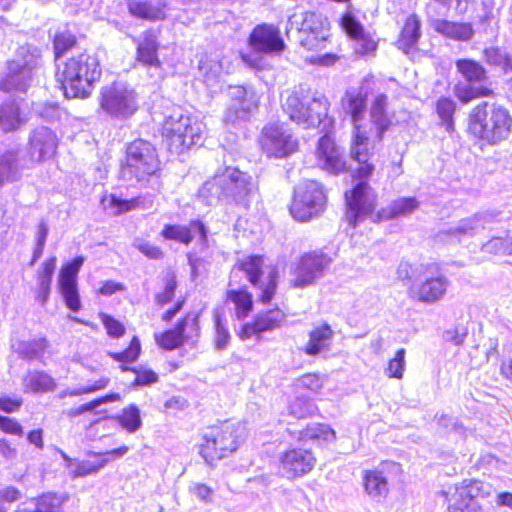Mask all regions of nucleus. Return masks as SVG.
<instances>
[{"label": "nucleus", "mask_w": 512, "mask_h": 512, "mask_svg": "<svg viewBox=\"0 0 512 512\" xmlns=\"http://www.w3.org/2000/svg\"><path fill=\"white\" fill-rule=\"evenodd\" d=\"M252 176L236 167L217 170L199 189L198 197L208 206L223 203L247 207L257 194Z\"/></svg>", "instance_id": "1"}, {"label": "nucleus", "mask_w": 512, "mask_h": 512, "mask_svg": "<svg viewBox=\"0 0 512 512\" xmlns=\"http://www.w3.org/2000/svg\"><path fill=\"white\" fill-rule=\"evenodd\" d=\"M100 76L99 62L89 54H80L57 65L56 79L67 98L89 97Z\"/></svg>", "instance_id": "2"}, {"label": "nucleus", "mask_w": 512, "mask_h": 512, "mask_svg": "<svg viewBox=\"0 0 512 512\" xmlns=\"http://www.w3.org/2000/svg\"><path fill=\"white\" fill-rule=\"evenodd\" d=\"M468 129L475 138L497 145L510 136L512 117L504 107L483 102L472 110Z\"/></svg>", "instance_id": "3"}, {"label": "nucleus", "mask_w": 512, "mask_h": 512, "mask_svg": "<svg viewBox=\"0 0 512 512\" xmlns=\"http://www.w3.org/2000/svg\"><path fill=\"white\" fill-rule=\"evenodd\" d=\"M330 103L323 94L309 96V91L300 88L285 98L282 107L289 118L303 128H315L327 117Z\"/></svg>", "instance_id": "4"}, {"label": "nucleus", "mask_w": 512, "mask_h": 512, "mask_svg": "<svg viewBox=\"0 0 512 512\" xmlns=\"http://www.w3.org/2000/svg\"><path fill=\"white\" fill-rule=\"evenodd\" d=\"M246 437V427L240 422H224L208 427L203 434L200 453L208 464L235 452Z\"/></svg>", "instance_id": "5"}, {"label": "nucleus", "mask_w": 512, "mask_h": 512, "mask_svg": "<svg viewBox=\"0 0 512 512\" xmlns=\"http://www.w3.org/2000/svg\"><path fill=\"white\" fill-rule=\"evenodd\" d=\"M40 54L30 46H21L7 62V73L0 82L4 91L26 92L40 78Z\"/></svg>", "instance_id": "6"}, {"label": "nucleus", "mask_w": 512, "mask_h": 512, "mask_svg": "<svg viewBox=\"0 0 512 512\" xmlns=\"http://www.w3.org/2000/svg\"><path fill=\"white\" fill-rule=\"evenodd\" d=\"M328 21L322 14L294 12L288 19L286 35L307 50L319 48L327 38Z\"/></svg>", "instance_id": "7"}, {"label": "nucleus", "mask_w": 512, "mask_h": 512, "mask_svg": "<svg viewBox=\"0 0 512 512\" xmlns=\"http://www.w3.org/2000/svg\"><path fill=\"white\" fill-rule=\"evenodd\" d=\"M159 159L155 147L142 139L133 141L127 147L126 162L121 169V178L126 181H142L156 173Z\"/></svg>", "instance_id": "8"}, {"label": "nucleus", "mask_w": 512, "mask_h": 512, "mask_svg": "<svg viewBox=\"0 0 512 512\" xmlns=\"http://www.w3.org/2000/svg\"><path fill=\"white\" fill-rule=\"evenodd\" d=\"M99 102L101 109L115 119H128L139 109V97L135 89L120 82L103 87Z\"/></svg>", "instance_id": "9"}, {"label": "nucleus", "mask_w": 512, "mask_h": 512, "mask_svg": "<svg viewBox=\"0 0 512 512\" xmlns=\"http://www.w3.org/2000/svg\"><path fill=\"white\" fill-rule=\"evenodd\" d=\"M264 260L261 256H249L239 260L231 270V281L238 276L240 272H243L248 281L256 288L260 293V300L263 303L269 302L276 291L277 287V270L275 267H268L267 271L263 270Z\"/></svg>", "instance_id": "10"}, {"label": "nucleus", "mask_w": 512, "mask_h": 512, "mask_svg": "<svg viewBox=\"0 0 512 512\" xmlns=\"http://www.w3.org/2000/svg\"><path fill=\"white\" fill-rule=\"evenodd\" d=\"M325 202L326 196L321 185L316 181L306 180L296 187L290 212L298 221H309L323 211Z\"/></svg>", "instance_id": "11"}, {"label": "nucleus", "mask_w": 512, "mask_h": 512, "mask_svg": "<svg viewBox=\"0 0 512 512\" xmlns=\"http://www.w3.org/2000/svg\"><path fill=\"white\" fill-rule=\"evenodd\" d=\"M261 150L268 157L283 158L287 157L298 147V142L294 138L291 130L286 123L272 122L265 125L258 139Z\"/></svg>", "instance_id": "12"}, {"label": "nucleus", "mask_w": 512, "mask_h": 512, "mask_svg": "<svg viewBox=\"0 0 512 512\" xmlns=\"http://www.w3.org/2000/svg\"><path fill=\"white\" fill-rule=\"evenodd\" d=\"M456 68L466 80V83L459 82L454 87V94L462 103H468L473 99L492 95L491 89L473 85L486 79V70L481 64L474 60L461 59L456 62Z\"/></svg>", "instance_id": "13"}, {"label": "nucleus", "mask_w": 512, "mask_h": 512, "mask_svg": "<svg viewBox=\"0 0 512 512\" xmlns=\"http://www.w3.org/2000/svg\"><path fill=\"white\" fill-rule=\"evenodd\" d=\"M331 262L332 258L322 251L303 254L295 264L290 285L299 289L313 285L324 276Z\"/></svg>", "instance_id": "14"}, {"label": "nucleus", "mask_w": 512, "mask_h": 512, "mask_svg": "<svg viewBox=\"0 0 512 512\" xmlns=\"http://www.w3.org/2000/svg\"><path fill=\"white\" fill-rule=\"evenodd\" d=\"M376 141L371 127L356 126L352 128L350 157L358 164L356 173L359 178H367L374 171V165L370 162V159L374 154L372 143Z\"/></svg>", "instance_id": "15"}, {"label": "nucleus", "mask_w": 512, "mask_h": 512, "mask_svg": "<svg viewBox=\"0 0 512 512\" xmlns=\"http://www.w3.org/2000/svg\"><path fill=\"white\" fill-rule=\"evenodd\" d=\"M345 197L348 206L346 218L350 224L356 226L361 219L367 216L377 220V214L373 213L377 197L366 182L357 184L350 193L346 192Z\"/></svg>", "instance_id": "16"}, {"label": "nucleus", "mask_w": 512, "mask_h": 512, "mask_svg": "<svg viewBox=\"0 0 512 512\" xmlns=\"http://www.w3.org/2000/svg\"><path fill=\"white\" fill-rule=\"evenodd\" d=\"M497 214L494 212H480L472 216L460 219L456 224L441 230L437 237L442 242H460L463 238L472 237L483 230L486 224L495 221Z\"/></svg>", "instance_id": "17"}, {"label": "nucleus", "mask_w": 512, "mask_h": 512, "mask_svg": "<svg viewBox=\"0 0 512 512\" xmlns=\"http://www.w3.org/2000/svg\"><path fill=\"white\" fill-rule=\"evenodd\" d=\"M489 487L480 481H470L455 488L449 498V512H483L478 497L488 496Z\"/></svg>", "instance_id": "18"}, {"label": "nucleus", "mask_w": 512, "mask_h": 512, "mask_svg": "<svg viewBox=\"0 0 512 512\" xmlns=\"http://www.w3.org/2000/svg\"><path fill=\"white\" fill-rule=\"evenodd\" d=\"M280 470L284 477L294 479L308 474L316 459L310 450L292 448L279 455Z\"/></svg>", "instance_id": "19"}, {"label": "nucleus", "mask_w": 512, "mask_h": 512, "mask_svg": "<svg viewBox=\"0 0 512 512\" xmlns=\"http://www.w3.org/2000/svg\"><path fill=\"white\" fill-rule=\"evenodd\" d=\"M84 263L82 256L63 266L59 274V290L66 306L72 311L81 309V301L77 287V274Z\"/></svg>", "instance_id": "20"}, {"label": "nucleus", "mask_w": 512, "mask_h": 512, "mask_svg": "<svg viewBox=\"0 0 512 512\" xmlns=\"http://www.w3.org/2000/svg\"><path fill=\"white\" fill-rule=\"evenodd\" d=\"M198 316L188 314L174 329L160 335H155L157 344L166 349L173 350L199 335Z\"/></svg>", "instance_id": "21"}, {"label": "nucleus", "mask_w": 512, "mask_h": 512, "mask_svg": "<svg viewBox=\"0 0 512 512\" xmlns=\"http://www.w3.org/2000/svg\"><path fill=\"white\" fill-rule=\"evenodd\" d=\"M229 96L232 103L225 113V122L234 123L236 120H246L258 107L255 93L248 91L243 86L230 87Z\"/></svg>", "instance_id": "22"}, {"label": "nucleus", "mask_w": 512, "mask_h": 512, "mask_svg": "<svg viewBox=\"0 0 512 512\" xmlns=\"http://www.w3.org/2000/svg\"><path fill=\"white\" fill-rule=\"evenodd\" d=\"M57 146L56 134L47 127H38L29 135L28 152L31 160L35 162H42L53 157Z\"/></svg>", "instance_id": "23"}, {"label": "nucleus", "mask_w": 512, "mask_h": 512, "mask_svg": "<svg viewBox=\"0 0 512 512\" xmlns=\"http://www.w3.org/2000/svg\"><path fill=\"white\" fill-rule=\"evenodd\" d=\"M449 285L450 281L445 275H429L410 289V295L420 302L433 304L445 297Z\"/></svg>", "instance_id": "24"}, {"label": "nucleus", "mask_w": 512, "mask_h": 512, "mask_svg": "<svg viewBox=\"0 0 512 512\" xmlns=\"http://www.w3.org/2000/svg\"><path fill=\"white\" fill-rule=\"evenodd\" d=\"M317 166L332 174H339L346 170V162L335 141L324 135L318 141L316 148Z\"/></svg>", "instance_id": "25"}, {"label": "nucleus", "mask_w": 512, "mask_h": 512, "mask_svg": "<svg viewBox=\"0 0 512 512\" xmlns=\"http://www.w3.org/2000/svg\"><path fill=\"white\" fill-rule=\"evenodd\" d=\"M368 93L361 88H350L345 91L340 100V110L350 117L353 128L356 126H368L363 123L367 110Z\"/></svg>", "instance_id": "26"}, {"label": "nucleus", "mask_w": 512, "mask_h": 512, "mask_svg": "<svg viewBox=\"0 0 512 512\" xmlns=\"http://www.w3.org/2000/svg\"><path fill=\"white\" fill-rule=\"evenodd\" d=\"M188 116L180 110H175L171 115L166 116L162 126V136L171 151L180 153L183 151L184 132H187Z\"/></svg>", "instance_id": "27"}, {"label": "nucleus", "mask_w": 512, "mask_h": 512, "mask_svg": "<svg viewBox=\"0 0 512 512\" xmlns=\"http://www.w3.org/2000/svg\"><path fill=\"white\" fill-rule=\"evenodd\" d=\"M250 45L254 50L266 54L280 53L285 44L279 35L278 28L273 25H258L250 35Z\"/></svg>", "instance_id": "28"}, {"label": "nucleus", "mask_w": 512, "mask_h": 512, "mask_svg": "<svg viewBox=\"0 0 512 512\" xmlns=\"http://www.w3.org/2000/svg\"><path fill=\"white\" fill-rule=\"evenodd\" d=\"M128 450L129 448L127 446H121L119 448L105 451L103 453L88 451V456H101V460L98 462H91L89 460L78 461L75 464L74 469L71 470L70 474L73 478L85 477L88 475L96 474L114 458H120L124 456L128 452Z\"/></svg>", "instance_id": "29"}, {"label": "nucleus", "mask_w": 512, "mask_h": 512, "mask_svg": "<svg viewBox=\"0 0 512 512\" xmlns=\"http://www.w3.org/2000/svg\"><path fill=\"white\" fill-rule=\"evenodd\" d=\"M341 25L344 31L356 41L355 50L358 54L369 55L376 51L377 42L364 33L362 25L352 14L343 15Z\"/></svg>", "instance_id": "30"}, {"label": "nucleus", "mask_w": 512, "mask_h": 512, "mask_svg": "<svg viewBox=\"0 0 512 512\" xmlns=\"http://www.w3.org/2000/svg\"><path fill=\"white\" fill-rule=\"evenodd\" d=\"M388 97L380 93L375 96L369 109L370 125L375 127L374 138L377 142L382 141L384 133L391 125V119L387 114Z\"/></svg>", "instance_id": "31"}, {"label": "nucleus", "mask_w": 512, "mask_h": 512, "mask_svg": "<svg viewBox=\"0 0 512 512\" xmlns=\"http://www.w3.org/2000/svg\"><path fill=\"white\" fill-rule=\"evenodd\" d=\"M26 122V114L21 110L18 101L8 100L0 104V130L2 132H15Z\"/></svg>", "instance_id": "32"}, {"label": "nucleus", "mask_w": 512, "mask_h": 512, "mask_svg": "<svg viewBox=\"0 0 512 512\" xmlns=\"http://www.w3.org/2000/svg\"><path fill=\"white\" fill-rule=\"evenodd\" d=\"M334 331L329 324L323 323L316 326L309 332V339L303 348L305 354L316 356L322 352L329 351Z\"/></svg>", "instance_id": "33"}, {"label": "nucleus", "mask_w": 512, "mask_h": 512, "mask_svg": "<svg viewBox=\"0 0 512 512\" xmlns=\"http://www.w3.org/2000/svg\"><path fill=\"white\" fill-rule=\"evenodd\" d=\"M421 22L416 15H410L402 28L397 41L398 48L405 54L413 56L417 51V44L421 37Z\"/></svg>", "instance_id": "34"}, {"label": "nucleus", "mask_w": 512, "mask_h": 512, "mask_svg": "<svg viewBox=\"0 0 512 512\" xmlns=\"http://www.w3.org/2000/svg\"><path fill=\"white\" fill-rule=\"evenodd\" d=\"M159 43L157 35L153 31H146L137 47V60L143 65L160 69L161 62L158 58Z\"/></svg>", "instance_id": "35"}, {"label": "nucleus", "mask_w": 512, "mask_h": 512, "mask_svg": "<svg viewBox=\"0 0 512 512\" xmlns=\"http://www.w3.org/2000/svg\"><path fill=\"white\" fill-rule=\"evenodd\" d=\"M430 26L443 36L457 40L467 41L473 36V28L469 23H457L443 19L430 20Z\"/></svg>", "instance_id": "36"}, {"label": "nucleus", "mask_w": 512, "mask_h": 512, "mask_svg": "<svg viewBox=\"0 0 512 512\" xmlns=\"http://www.w3.org/2000/svg\"><path fill=\"white\" fill-rule=\"evenodd\" d=\"M192 230H196L201 235L202 241H206L207 231L204 224L200 221H192L190 223V227L181 225H166L162 230L161 235L167 240H175L187 245L193 239L191 234Z\"/></svg>", "instance_id": "37"}, {"label": "nucleus", "mask_w": 512, "mask_h": 512, "mask_svg": "<svg viewBox=\"0 0 512 512\" xmlns=\"http://www.w3.org/2000/svg\"><path fill=\"white\" fill-rule=\"evenodd\" d=\"M365 492L376 501L386 498L389 485L386 477L379 470H366L363 475Z\"/></svg>", "instance_id": "38"}, {"label": "nucleus", "mask_w": 512, "mask_h": 512, "mask_svg": "<svg viewBox=\"0 0 512 512\" xmlns=\"http://www.w3.org/2000/svg\"><path fill=\"white\" fill-rule=\"evenodd\" d=\"M199 69L203 73L206 83L211 84L222 75L230 73L231 62L226 57H206L200 61Z\"/></svg>", "instance_id": "39"}, {"label": "nucleus", "mask_w": 512, "mask_h": 512, "mask_svg": "<svg viewBox=\"0 0 512 512\" xmlns=\"http://www.w3.org/2000/svg\"><path fill=\"white\" fill-rule=\"evenodd\" d=\"M418 208V201L414 197H403L396 199L390 205L377 213V220H388L392 218L407 216Z\"/></svg>", "instance_id": "40"}, {"label": "nucleus", "mask_w": 512, "mask_h": 512, "mask_svg": "<svg viewBox=\"0 0 512 512\" xmlns=\"http://www.w3.org/2000/svg\"><path fill=\"white\" fill-rule=\"evenodd\" d=\"M165 8V4L154 6L148 1H128V10L131 15L151 21L164 19Z\"/></svg>", "instance_id": "41"}, {"label": "nucleus", "mask_w": 512, "mask_h": 512, "mask_svg": "<svg viewBox=\"0 0 512 512\" xmlns=\"http://www.w3.org/2000/svg\"><path fill=\"white\" fill-rule=\"evenodd\" d=\"M25 390L31 392H49L56 388L55 380L45 372L32 371L23 379Z\"/></svg>", "instance_id": "42"}, {"label": "nucleus", "mask_w": 512, "mask_h": 512, "mask_svg": "<svg viewBox=\"0 0 512 512\" xmlns=\"http://www.w3.org/2000/svg\"><path fill=\"white\" fill-rule=\"evenodd\" d=\"M226 299L234 305L235 315L238 319L247 317L252 311V295L246 290H228L226 293Z\"/></svg>", "instance_id": "43"}, {"label": "nucleus", "mask_w": 512, "mask_h": 512, "mask_svg": "<svg viewBox=\"0 0 512 512\" xmlns=\"http://www.w3.org/2000/svg\"><path fill=\"white\" fill-rule=\"evenodd\" d=\"M336 438L335 431L326 424L313 423L299 432V440L317 441L318 443L332 442Z\"/></svg>", "instance_id": "44"}, {"label": "nucleus", "mask_w": 512, "mask_h": 512, "mask_svg": "<svg viewBox=\"0 0 512 512\" xmlns=\"http://www.w3.org/2000/svg\"><path fill=\"white\" fill-rule=\"evenodd\" d=\"M17 152L7 151L0 156V187L16 178L17 175Z\"/></svg>", "instance_id": "45"}, {"label": "nucleus", "mask_w": 512, "mask_h": 512, "mask_svg": "<svg viewBox=\"0 0 512 512\" xmlns=\"http://www.w3.org/2000/svg\"><path fill=\"white\" fill-rule=\"evenodd\" d=\"M284 319L285 315L280 309H272L256 317V327L261 332L274 330L280 327Z\"/></svg>", "instance_id": "46"}, {"label": "nucleus", "mask_w": 512, "mask_h": 512, "mask_svg": "<svg viewBox=\"0 0 512 512\" xmlns=\"http://www.w3.org/2000/svg\"><path fill=\"white\" fill-rule=\"evenodd\" d=\"M205 130V125L201 121L188 116L187 132H184V136L181 138L185 140L183 151L199 144L203 139Z\"/></svg>", "instance_id": "47"}, {"label": "nucleus", "mask_w": 512, "mask_h": 512, "mask_svg": "<svg viewBox=\"0 0 512 512\" xmlns=\"http://www.w3.org/2000/svg\"><path fill=\"white\" fill-rule=\"evenodd\" d=\"M66 498L55 493H46L35 498V512H61Z\"/></svg>", "instance_id": "48"}, {"label": "nucleus", "mask_w": 512, "mask_h": 512, "mask_svg": "<svg viewBox=\"0 0 512 512\" xmlns=\"http://www.w3.org/2000/svg\"><path fill=\"white\" fill-rule=\"evenodd\" d=\"M456 109L455 102L447 97L440 98L436 103V111L445 126L447 132L451 133L454 130L453 114Z\"/></svg>", "instance_id": "49"}, {"label": "nucleus", "mask_w": 512, "mask_h": 512, "mask_svg": "<svg viewBox=\"0 0 512 512\" xmlns=\"http://www.w3.org/2000/svg\"><path fill=\"white\" fill-rule=\"evenodd\" d=\"M117 420L129 433L136 432L142 425L140 410L135 405L124 408L117 416Z\"/></svg>", "instance_id": "50"}, {"label": "nucleus", "mask_w": 512, "mask_h": 512, "mask_svg": "<svg viewBox=\"0 0 512 512\" xmlns=\"http://www.w3.org/2000/svg\"><path fill=\"white\" fill-rule=\"evenodd\" d=\"M136 199L122 200L114 195L105 196L102 200L104 209L113 215H120L121 213L130 211L137 206Z\"/></svg>", "instance_id": "51"}, {"label": "nucleus", "mask_w": 512, "mask_h": 512, "mask_svg": "<svg viewBox=\"0 0 512 512\" xmlns=\"http://www.w3.org/2000/svg\"><path fill=\"white\" fill-rule=\"evenodd\" d=\"M485 61L494 66L501 67L505 72L512 70V59L500 48L490 47L484 50Z\"/></svg>", "instance_id": "52"}, {"label": "nucleus", "mask_w": 512, "mask_h": 512, "mask_svg": "<svg viewBox=\"0 0 512 512\" xmlns=\"http://www.w3.org/2000/svg\"><path fill=\"white\" fill-rule=\"evenodd\" d=\"M406 351L401 348L396 351L394 357L389 360L387 367L385 368V374L389 378L402 379L406 367L405 361Z\"/></svg>", "instance_id": "53"}, {"label": "nucleus", "mask_w": 512, "mask_h": 512, "mask_svg": "<svg viewBox=\"0 0 512 512\" xmlns=\"http://www.w3.org/2000/svg\"><path fill=\"white\" fill-rule=\"evenodd\" d=\"M215 335L214 345L217 350H224L230 342V333L227 327L222 323L218 312L214 313Z\"/></svg>", "instance_id": "54"}, {"label": "nucleus", "mask_w": 512, "mask_h": 512, "mask_svg": "<svg viewBox=\"0 0 512 512\" xmlns=\"http://www.w3.org/2000/svg\"><path fill=\"white\" fill-rule=\"evenodd\" d=\"M141 345L138 337L134 336L129 347L123 352H109L108 355L115 361L134 362L140 355Z\"/></svg>", "instance_id": "55"}, {"label": "nucleus", "mask_w": 512, "mask_h": 512, "mask_svg": "<svg viewBox=\"0 0 512 512\" xmlns=\"http://www.w3.org/2000/svg\"><path fill=\"white\" fill-rule=\"evenodd\" d=\"M316 407L314 403L306 398H296L289 407L290 413L297 418H304L312 415Z\"/></svg>", "instance_id": "56"}, {"label": "nucleus", "mask_w": 512, "mask_h": 512, "mask_svg": "<svg viewBox=\"0 0 512 512\" xmlns=\"http://www.w3.org/2000/svg\"><path fill=\"white\" fill-rule=\"evenodd\" d=\"M56 257L46 260L38 272V286H51L52 276L56 268Z\"/></svg>", "instance_id": "57"}, {"label": "nucleus", "mask_w": 512, "mask_h": 512, "mask_svg": "<svg viewBox=\"0 0 512 512\" xmlns=\"http://www.w3.org/2000/svg\"><path fill=\"white\" fill-rule=\"evenodd\" d=\"M99 317L110 337L119 338L124 335L125 327L118 320L105 313H101Z\"/></svg>", "instance_id": "58"}, {"label": "nucleus", "mask_w": 512, "mask_h": 512, "mask_svg": "<svg viewBox=\"0 0 512 512\" xmlns=\"http://www.w3.org/2000/svg\"><path fill=\"white\" fill-rule=\"evenodd\" d=\"M481 250L495 255L508 254L506 238L493 237L482 245Z\"/></svg>", "instance_id": "59"}, {"label": "nucleus", "mask_w": 512, "mask_h": 512, "mask_svg": "<svg viewBox=\"0 0 512 512\" xmlns=\"http://www.w3.org/2000/svg\"><path fill=\"white\" fill-rule=\"evenodd\" d=\"M133 246L150 259H160L163 257V252L159 247L145 240L135 239Z\"/></svg>", "instance_id": "60"}, {"label": "nucleus", "mask_w": 512, "mask_h": 512, "mask_svg": "<svg viewBox=\"0 0 512 512\" xmlns=\"http://www.w3.org/2000/svg\"><path fill=\"white\" fill-rule=\"evenodd\" d=\"M468 334V330L464 326H456L452 329H448L443 333V339L455 346L463 344Z\"/></svg>", "instance_id": "61"}, {"label": "nucleus", "mask_w": 512, "mask_h": 512, "mask_svg": "<svg viewBox=\"0 0 512 512\" xmlns=\"http://www.w3.org/2000/svg\"><path fill=\"white\" fill-rule=\"evenodd\" d=\"M75 37L70 32H63L57 34L54 38V48L56 57L65 52L67 49L72 47L75 44Z\"/></svg>", "instance_id": "62"}, {"label": "nucleus", "mask_w": 512, "mask_h": 512, "mask_svg": "<svg viewBox=\"0 0 512 512\" xmlns=\"http://www.w3.org/2000/svg\"><path fill=\"white\" fill-rule=\"evenodd\" d=\"M109 383L108 377H100L97 381H95L91 385L75 388V389H69L68 393L69 396H80L83 394H89L96 391H99L101 389H104Z\"/></svg>", "instance_id": "63"}, {"label": "nucleus", "mask_w": 512, "mask_h": 512, "mask_svg": "<svg viewBox=\"0 0 512 512\" xmlns=\"http://www.w3.org/2000/svg\"><path fill=\"white\" fill-rule=\"evenodd\" d=\"M133 372L136 373V378L133 385H150L158 381L157 374L146 368H133Z\"/></svg>", "instance_id": "64"}]
</instances>
